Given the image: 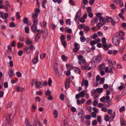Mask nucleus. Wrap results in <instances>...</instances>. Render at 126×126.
<instances>
[{"label": "nucleus", "mask_w": 126, "mask_h": 126, "mask_svg": "<svg viewBox=\"0 0 126 126\" xmlns=\"http://www.w3.org/2000/svg\"><path fill=\"white\" fill-rule=\"evenodd\" d=\"M48 35L47 33H44L43 35V39H46L47 36Z\"/></svg>", "instance_id": "052dcab7"}, {"label": "nucleus", "mask_w": 126, "mask_h": 126, "mask_svg": "<svg viewBox=\"0 0 126 126\" xmlns=\"http://www.w3.org/2000/svg\"><path fill=\"white\" fill-rule=\"evenodd\" d=\"M107 43H106L105 44H103L102 46L103 47V49L106 50H107L109 48L108 46L107 45Z\"/></svg>", "instance_id": "412c9836"}, {"label": "nucleus", "mask_w": 126, "mask_h": 126, "mask_svg": "<svg viewBox=\"0 0 126 126\" xmlns=\"http://www.w3.org/2000/svg\"><path fill=\"white\" fill-rule=\"evenodd\" d=\"M41 35L40 33H37L36 35V37L35 38V41L36 43L37 41L40 39Z\"/></svg>", "instance_id": "f8f14e48"}, {"label": "nucleus", "mask_w": 126, "mask_h": 126, "mask_svg": "<svg viewBox=\"0 0 126 126\" xmlns=\"http://www.w3.org/2000/svg\"><path fill=\"white\" fill-rule=\"evenodd\" d=\"M23 46V44H21L19 42H18L17 43V47L18 48H20L21 47H22Z\"/></svg>", "instance_id": "09e8293b"}, {"label": "nucleus", "mask_w": 126, "mask_h": 126, "mask_svg": "<svg viewBox=\"0 0 126 126\" xmlns=\"http://www.w3.org/2000/svg\"><path fill=\"white\" fill-rule=\"evenodd\" d=\"M15 26V25L13 22L10 23L9 24V27H13Z\"/></svg>", "instance_id": "473e14b6"}, {"label": "nucleus", "mask_w": 126, "mask_h": 126, "mask_svg": "<svg viewBox=\"0 0 126 126\" xmlns=\"http://www.w3.org/2000/svg\"><path fill=\"white\" fill-rule=\"evenodd\" d=\"M38 61V56L34 57L32 60L33 64H36Z\"/></svg>", "instance_id": "9d476101"}, {"label": "nucleus", "mask_w": 126, "mask_h": 126, "mask_svg": "<svg viewBox=\"0 0 126 126\" xmlns=\"http://www.w3.org/2000/svg\"><path fill=\"white\" fill-rule=\"evenodd\" d=\"M97 124V122L96 120H94L93 121L92 124L93 125H95Z\"/></svg>", "instance_id": "5fc2aeb1"}, {"label": "nucleus", "mask_w": 126, "mask_h": 126, "mask_svg": "<svg viewBox=\"0 0 126 126\" xmlns=\"http://www.w3.org/2000/svg\"><path fill=\"white\" fill-rule=\"evenodd\" d=\"M79 49V47H75L73 49V51L74 53H76L78 52V50Z\"/></svg>", "instance_id": "4c0bfd02"}, {"label": "nucleus", "mask_w": 126, "mask_h": 126, "mask_svg": "<svg viewBox=\"0 0 126 126\" xmlns=\"http://www.w3.org/2000/svg\"><path fill=\"white\" fill-rule=\"evenodd\" d=\"M80 11V10L77 12L75 16V21L77 24L79 23V18L81 15V12H79Z\"/></svg>", "instance_id": "7ed1b4c3"}, {"label": "nucleus", "mask_w": 126, "mask_h": 126, "mask_svg": "<svg viewBox=\"0 0 126 126\" xmlns=\"http://www.w3.org/2000/svg\"><path fill=\"white\" fill-rule=\"evenodd\" d=\"M19 39L21 42H24L25 41V39L22 36H20L19 37Z\"/></svg>", "instance_id": "79ce46f5"}, {"label": "nucleus", "mask_w": 126, "mask_h": 126, "mask_svg": "<svg viewBox=\"0 0 126 126\" xmlns=\"http://www.w3.org/2000/svg\"><path fill=\"white\" fill-rule=\"evenodd\" d=\"M16 74L18 78L21 77L22 75L21 73L20 72H17L16 73Z\"/></svg>", "instance_id": "de8ad7c7"}, {"label": "nucleus", "mask_w": 126, "mask_h": 126, "mask_svg": "<svg viewBox=\"0 0 126 126\" xmlns=\"http://www.w3.org/2000/svg\"><path fill=\"white\" fill-rule=\"evenodd\" d=\"M60 40L61 42L65 41V36L64 35H62L60 36Z\"/></svg>", "instance_id": "a878e982"}, {"label": "nucleus", "mask_w": 126, "mask_h": 126, "mask_svg": "<svg viewBox=\"0 0 126 126\" xmlns=\"http://www.w3.org/2000/svg\"><path fill=\"white\" fill-rule=\"evenodd\" d=\"M38 22V21L37 19L33 20V24L31 27V29L32 32L34 33H35L37 32Z\"/></svg>", "instance_id": "f257e3e1"}, {"label": "nucleus", "mask_w": 126, "mask_h": 126, "mask_svg": "<svg viewBox=\"0 0 126 126\" xmlns=\"http://www.w3.org/2000/svg\"><path fill=\"white\" fill-rule=\"evenodd\" d=\"M61 42L63 47H65L66 45V43L65 42V41H62Z\"/></svg>", "instance_id": "6e6d98bb"}, {"label": "nucleus", "mask_w": 126, "mask_h": 126, "mask_svg": "<svg viewBox=\"0 0 126 126\" xmlns=\"http://www.w3.org/2000/svg\"><path fill=\"white\" fill-rule=\"evenodd\" d=\"M71 111L73 112H75L76 111V108L73 107H72L71 108Z\"/></svg>", "instance_id": "8fccbe9b"}, {"label": "nucleus", "mask_w": 126, "mask_h": 126, "mask_svg": "<svg viewBox=\"0 0 126 126\" xmlns=\"http://www.w3.org/2000/svg\"><path fill=\"white\" fill-rule=\"evenodd\" d=\"M65 87L66 88H68L69 87V82L68 80H67L65 82Z\"/></svg>", "instance_id": "4be33fe9"}, {"label": "nucleus", "mask_w": 126, "mask_h": 126, "mask_svg": "<svg viewBox=\"0 0 126 126\" xmlns=\"http://www.w3.org/2000/svg\"><path fill=\"white\" fill-rule=\"evenodd\" d=\"M119 21V19L118 17L115 16L113 18H112L111 23L113 26H114L116 23H117Z\"/></svg>", "instance_id": "20e7f679"}, {"label": "nucleus", "mask_w": 126, "mask_h": 126, "mask_svg": "<svg viewBox=\"0 0 126 126\" xmlns=\"http://www.w3.org/2000/svg\"><path fill=\"white\" fill-rule=\"evenodd\" d=\"M25 43L27 44V45H28L29 44H32V42L30 41V39L29 38H27L26 39Z\"/></svg>", "instance_id": "aec40b11"}, {"label": "nucleus", "mask_w": 126, "mask_h": 126, "mask_svg": "<svg viewBox=\"0 0 126 126\" xmlns=\"http://www.w3.org/2000/svg\"><path fill=\"white\" fill-rule=\"evenodd\" d=\"M106 39L105 37H103L102 39V42L103 44H105L106 42Z\"/></svg>", "instance_id": "13d9d810"}, {"label": "nucleus", "mask_w": 126, "mask_h": 126, "mask_svg": "<svg viewBox=\"0 0 126 126\" xmlns=\"http://www.w3.org/2000/svg\"><path fill=\"white\" fill-rule=\"evenodd\" d=\"M78 58L79 61H81L83 59V57L81 55H78Z\"/></svg>", "instance_id": "37998d69"}, {"label": "nucleus", "mask_w": 126, "mask_h": 126, "mask_svg": "<svg viewBox=\"0 0 126 126\" xmlns=\"http://www.w3.org/2000/svg\"><path fill=\"white\" fill-rule=\"evenodd\" d=\"M58 64L57 63H55V65L54 68V71H56L58 70Z\"/></svg>", "instance_id": "f704fd0d"}, {"label": "nucleus", "mask_w": 126, "mask_h": 126, "mask_svg": "<svg viewBox=\"0 0 126 126\" xmlns=\"http://www.w3.org/2000/svg\"><path fill=\"white\" fill-rule=\"evenodd\" d=\"M25 32L27 33H29V28L28 27H26L25 28Z\"/></svg>", "instance_id": "e433bc0d"}, {"label": "nucleus", "mask_w": 126, "mask_h": 126, "mask_svg": "<svg viewBox=\"0 0 126 126\" xmlns=\"http://www.w3.org/2000/svg\"><path fill=\"white\" fill-rule=\"evenodd\" d=\"M82 83H83L85 86H87L88 85V83L87 80H85L83 79L82 80Z\"/></svg>", "instance_id": "4468645a"}, {"label": "nucleus", "mask_w": 126, "mask_h": 126, "mask_svg": "<svg viewBox=\"0 0 126 126\" xmlns=\"http://www.w3.org/2000/svg\"><path fill=\"white\" fill-rule=\"evenodd\" d=\"M92 116L93 118H95L96 116V114L94 112H92L91 113Z\"/></svg>", "instance_id": "338daca9"}, {"label": "nucleus", "mask_w": 126, "mask_h": 126, "mask_svg": "<svg viewBox=\"0 0 126 126\" xmlns=\"http://www.w3.org/2000/svg\"><path fill=\"white\" fill-rule=\"evenodd\" d=\"M45 93L46 95H50L51 94V92L49 90H47L45 92Z\"/></svg>", "instance_id": "393cba45"}, {"label": "nucleus", "mask_w": 126, "mask_h": 126, "mask_svg": "<svg viewBox=\"0 0 126 126\" xmlns=\"http://www.w3.org/2000/svg\"><path fill=\"white\" fill-rule=\"evenodd\" d=\"M105 99L106 98L104 96H103L102 98H100V101L102 102H105Z\"/></svg>", "instance_id": "bf43d9fd"}, {"label": "nucleus", "mask_w": 126, "mask_h": 126, "mask_svg": "<svg viewBox=\"0 0 126 126\" xmlns=\"http://www.w3.org/2000/svg\"><path fill=\"white\" fill-rule=\"evenodd\" d=\"M46 54L45 53L42 54L40 56V58L42 59H43L46 57Z\"/></svg>", "instance_id": "49530a36"}, {"label": "nucleus", "mask_w": 126, "mask_h": 126, "mask_svg": "<svg viewBox=\"0 0 126 126\" xmlns=\"http://www.w3.org/2000/svg\"><path fill=\"white\" fill-rule=\"evenodd\" d=\"M76 68L77 69H75V72L77 73L80 74L81 72L80 70L78 67H76Z\"/></svg>", "instance_id": "cd10ccee"}, {"label": "nucleus", "mask_w": 126, "mask_h": 126, "mask_svg": "<svg viewBox=\"0 0 126 126\" xmlns=\"http://www.w3.org/2000/svg\"><path fill=\"white\" fill-rule=\"evenodd\" d=\"M78 94L81 97H83L85 96V92L84 91H82L79 93Z\"/></svg>", "instance_id": "6ab92c4d"}, {"label": "nucleus", "mask_w": 126, "mask_h": 126, "mask_svg": "<svg viewBox=\"0 0 126 126\" xmlns=\"http://www.w3.org/2000/svg\"><path fill=\"white\" fill-rule=\"evenodd\" d=\"M54 3L57 2L58 3L60 4L62 2V0H52Z\"/></svg>", "instance_id": "0e129e2a"}, {"label": "nucleus", "mask_w": 126, "mask_h": 126, "mask_svg": "<svg viewBox=\"0 0 126 126\" xmlns=\"http://www.w3.org/2000/svg\"><path fill=\"white\" fill-rule=\"evenodd\" d=\"M119 34L120 36H123L124 34V33L123 31H121L119 33Z\"/></svg>", "instance_id": "774afa93"}, {"label": "nucleus", "mask_w": 126, "mask_h": 126, "mask_svg": "<svg viewBox=\"0 0 126 126\" xmlns=\"http://www.w3.org/2000/svg\"><path fill=\"white\" fill-rule=\"evenodd\" d=\"M13 73V72L12 68H10L8 72V74L10 78H11L12 76Z\"/></svg>", "instance_id": "a211bd4d"}, {"label": "nucleus", "mask_w": 126, "mask_h": 126, "mask_svg": "<svg viewBox=\"0 0 126 126\" xmlns=\"http://www.w3.org/2000/svg\"><path fill=\"white\" fill-rule=\"evenodd\" d=\"M97 43V42L96 41H95L94 40H93L90 43V44L91 46H94L95 44Z\"/></svg>", "instance_id": "a18cd8bd"}, {"label": "nucleus", "mask_w": 126, "mask_h": 126, "mask_svg": "<svg viewBox=\"0 0 126 126\" xmlns=\"http://www.w3.org/2000/svg\"><path fill=\"white\" fill-rule=\"evenodd\" d=\"M119 6L120 7H122L124 6L123 2L122 0H121L119 3Z\"/></svg>", "instance_id": "4d7b16f0"}, {"label": "nucleus", "mask_w": 126, "mask_h": 126, "mask_svg": "<svg viewBox=\"0 0 126 126\" xmlns=\"http://www.w3.org/2000/svg\"><path fill=\"white\" fill-rule=\"evenodd\" d=\"M99 20L101 26L104 25L105 23L106 22L105 19V18H104L103 17H101V18H100Z\"/></svg>", "instance_id": "6e6552de"}, {"label": "nucleus", "mask_w": 126, "mask_h": 126, "mask_svg": "<svg viewBox=\"0 0 126 126\" xmlns=\"http://www.w3.org/2000/svg\"><path fill=\"white\" fill-rule=\"evenodd\" d=\"M38 16V14L34 13L32 15V21L34 19H37L36 18Z\"/></svg>", "instance_id": "f3484780"}, {"label": "nucleus", "mask_w": 126, "mask_h": 126, "mask_svg": "<svg viewBox=\"0 0 126 126\" xmlns=\"http://www.w3.org/2000/svg\"><path fill=\"white\" fill-rule=\"evenodd\" d=\"M66 66L67 70H70L74 68V67L73 65L70 64H67L66 65Z\"/></svg>", "instance_id": "9b49d317"}, {"label": "nucleus", "mask_w": 126, "mask_h": 126, "mask_svg": "<svg viewBox=\"0 0 126 126\" xmlns=\"http://www.w3.org/2000/svg\"><path fill=\"white\" fill-rule=\"evenodd\" d=\"M97 120L98 123L101 122V116H97Z\"/></svg>", "instance_id": "c03bdc74"}, {"label": "nucleus", "mask_w": 126, "mask_h": 126, "mask_svg": "<svg viewBox=\"0 0 126 126\" xmlns=\"http://www.w3.org/2000/svg\"><path fill=\"white\" fill-rule=\"evenodd\" d=\"M89 27L88 26H85L84 27V30L86 32H88L90 30Z\"/></svg>", "instance_id": "72a5a7b5"}, {"label": "nucleus", "mask_w": 126, "mask_h": 126, "mask_svg": "<svg viewBox=\"0 0 126 126\" xmlns=\"http://www.w3.org/2000/svg\"><path fill=\"white\" fill-rule=\"evenodd\" d=\"M105 78H102V79L99 81V83L101 84H102L105 81Z\"/></svg>", "instance_id": "69168bd1"}, {"label": "nucleus", "mask_w": 126, "mask_h": 126, "mask_svg": "<svg viewBox=\"0 0 126 126\" xmlns=\"http://www.w3.org/2000/svg\"><path fill=\"white\" fill-rule=\"evenodd\" d=\"M110 119V118L109 117L108 115H106L104 117V119L106 121H109Z\"/></svg>", "instance_id": "c756f323"}, {"label": "nucleus", "mask_w": 126, "mask_h": 126, "mask_svg": "<svg viewBox=\"0 0 126 126\" xmlns=\"http://www.w3.org/2000/svg\"><path fill=\"white\" fill-rule=\"evenodd\" d=\"M61 57L62 60L63 61H65L67 59V57L64 55H62Z\"/></svg>", "instance_id": "58836bf2"}, {"label": "nucleus", "mask_w": 126, "mask_h": 126, "mask_svg": "<svg viewBox=\"0 0 126 126\" xmlns=\"http://www.w3.org/2000/svg\"><path fill=\"white\" fill-rule=\"evenodd\" d=\"M52 83V80L50 78H49L48 81V84L49 86H51Z\"/></svg>", "instance_id": "c9c22d12"}, {"label": "nucleus", "mask_w": 126, "mask_h": 126, "mask_svg": "<svg viewBox=\"0 0 126 126\" xmlns=\"http://www.w3.org/2000/svg\"><path fill=\"white\" fill-rule=\"evenodd\" d=\"M125 110V107L123 106L121 107L119 109V111L120 112H121L122 111H124Z\"/></svg>", "instance_id": "e2e57ef3"}, {"label": "nucleus", "mask_w": 126, "mask_h": 126, "mask_svg": "<svg viewBox=\"0 0 126 126\" xmlns=\"http://www.w3.org/2000/svg\"><path fill=\"white\" fill-rule=\"evenodd\" d=\"M33 126H41L40 122L38 121H35L33 124Z\"/></svg>", "instance_id": "ddd939ff"}, {"label": "nucleus", "mask_w": 126, "mask_h": 126, "mask_svg": "<svg viewBox=\"0 0 126 126\" xmlns=\"http://www.w3.org/2000/svg\"><path fill=\"white\" fill-rule=\"evenodd\" d=\"M106 20V22L109 23L111 22L112 17H107L106 18H105Z\"/></svg>", "instance_id": "2eb2a0df"}, {"label": "nucleus", "mask_w": 126, "mask_h": 126, "mask_svg": "<svg viewBox=\"0 0 126 126\" xmlns=\"http://www.w3.org/2000/svg\"><path fill=\"white\" fill-rule=\"evenodd\" d=\"M18 81V79L17 78L16 79H14V80H11V83L12 84H13L16 83Z\"/></svg>", "instance_id": "3c124183"}, {"label": "nucleus", "mask_w": 126, "mask_h": 126, "mask_svg": "<svg viewBox=\"0 0 126 126\" xmlns=\"http://www.w3.org/2000/svg\"><path fill=\"white\" fill-rule=\"evenodd\" d=\"M8 14L7 13H5L3 14L2 12H0V17H1L2 19H4L5 20V22H6L7 21V20L6 19L8 18Z\"/></svg>", "instance_id": "39448f33"}, {"label": "nucleus", "mask_w": 126, "mask_h": 126, "mask_svg": "<svg viewBox=\"0 0 126 126\" xmlns=\"http://www.w3.org/2000/svg\"><path fill=\"white\" fill-rule=\"evenodd\" d=\"M71 74L70 70H67V73L66 74V76H70Z\"/></svg>", "instance_id": "680f3d73"}, {"label": "nucleus", "mask_w": 126, "mask_h": 126, "mask_svg": "<svg viewBox=\"0 0 126 126\" xmlns=\"http://www.w3.org/2000/svg\"><path fill=\"white\" fill-rule=\"evenodd\" d=\"M119 17L122 19L123 20H125V18L123 16L122 13H119Z\"/></svg>", "instance_id": "ea45409f"}, {"label": "nucleus", "mask_w": 126, "mask_h": 126, "mask_svg": "<svg viewBox=\"0 0 126 126\" xmlns=\"http://www.w3.org/2000/svg\"><path fill=\"white\" fill-rule=\"evenodd\" d=\"M23 22L25 24H27L29 25H30L31 24V23L30 21H28V19L26 17L24 18L23 20Z\"/></svg>", "instance_id": "0eeeda50"}, {"label": "nucleus", "mask_w": 126, "mask_h": 126, "mask_svg": "<svg viewBox=\"0 0 126 126\" xmlns=\"http://www.w3.org/2000/svg\"><path fill=\"white\" fill-rule=\"evenodd\" d=\"M24 90V89L23 88L20 87L18 86L17 87L16 90L18 92L23 91Z\"/></svg>", "instance_id": "b1692460"}, {"label": "nucleus", "mask_w": 126, "mask_h": 126, "mask_svg": "<svg viewBox=\"0 0 126 126\" xmlns=\"http://www.w3.org/2000/svg\"><path fill=\"white\" fill-rule=\"evenodd\" d=\"M102 59V57L101 55H98L96 56H94L92 59V63H96L100 62Z\"/></svg>", "instance_id": "f03ea898"}, {"label": "nucleus", "mask_w": 126, "mask_h": 126, "mask_svg": "<svg viewBox=\"0 0 126 126\" xmlns=\"http://www.w3.org/2000/svg\"><path fill=\"white\" fill-rule=\"evenodd\" d=\"M69 2L70 5L74 6L75 2L73 0H69Z\"/></svg>", "instance_id": "bb28decb"}, {"label": "nucleus", "mask_w": 126, "mask_h": 126, "mask_svg": "<svg viewBox=\"0 0 126 126\" xmlns=\"http://www.w3.org/2000/svg\"><path fill=\"white\" fill-rule=\"evenodd\" d=\"M120 39H117L116 37H113L112 39L113 43L115 45L118 46L120 43Z\"/></svg>", "instance_id": "423d86ee"}, {"label": "nucleus", "mask_w": 126, "mask_h": 126, "mask_svg": "<svg viewBox=\"0 0 126 126\" xmlns=\"http://www.w3.org/2000/svg\"><path fill=\"white\" fill-rule=\"evenodd\" d=\"M110 7L113 9H115L116 8L115 6L113 4H111L110 5Z\"/></svg>", "instance_id": "864d4df0"}, {"label": "nucleus", "mask_w": 126, "mask_h": 126, "mask_svg": "<svg viewBox=\"0 0 126 126\" xmlns=\"http://www.w3.org/2000/svg\"><path fill=\"white\" fill-rule=\"evenodd\" d=\"M66 23L67 24L70 25L71 24L70 19H67L66 20Z\"/></svg>", "instance_id": "a19ab883"}, {"label": "nucleus", "mask_w": 126, "mask_h": 126, "mask_svg": "<svg viewBox=\"0 0 126 126\" xmlns=\"http://www.w3.org/2000/svg\"><path fill=\"white\" fill-rule=\"evenodd\" d=\"M29 48L28 47L26 46L24 48V51H27V53L28 54L31 52V51L30 50H29Z\"/></svg>", "instance_id": "dca6fc26"}, {"label": "nucleus", "mask_w": 126, "mask_h": 126, "mask_svg": "<svg viewBox=\"0 0 126 126\" xmlns=\"http://www.w3.org/2000/svg\"><path fill=\"white\" fill-rule=\"evenodd\" d=\"M41 83V82L39 81H36L35 82V86L37 88H41L42 87Z\"/></svg>", "instance_id": "1a4fd4ad"}, {"label": "nucleus", "mask_w": 126, "mask_h": 126, "mask_svg": "<svg viewBox=\"0 0 126 126\" xmlns=\"http://www.w3.org/2000/svg\"><path fill=\"white\" fill-rule=\"evenodd\" d=\"M80 40L81 42H84L85 41V39L84 36H81L80 38Z\"/></svg>", "instance_id": "7c9ffc66"}, {"label": "nucleus", "mask_w": 126, "mask_h": 126, "mask_svg": "<svg viewBox=\"0 0 126 126\" xmlns=\"http://www.w3.org/2000/svg\"><path fill=\"white\" fill-rule=\"evenodd\" d=\"M53 113L54 115V117L56 118H57L58 116V111L56 110H55L53 112Z\"/></svg>", "instance_id": "c85d7f7f"}, {"label": "nucleus", "mask_w": 126, "mask_h": 126, "mask_svg": "<svg viewBox=\"0 0 126 126\" xmlns=\"http://www.w3.org/2000/svg\"><path fill=\"white\" fill-rule=\"evenodd\" d=\"M97 92L99 93H102L103 91V89L102 88H98L96 89Z\"/></svg>", "instance_id": "5701e85b"}, {"label": "nucleus", "mask_w": 126, "mask_h": 126, "mask_svg": "<svg viewBox=\"0 0 126 126\" xmlns=\"http://www.w3.org/2000/svg\"><path fill=\"white\" fill-rule=\"evenodd\" d=\"M67 41H69L71 40V35L69 34H68L67 35Z\"/></svg>", "instance_id": "603ef678"}, {"label": "nucleus", "mask_w": 126, "mask_h": 126, "mask_svg": "<svg viewBox=\"0 0 126 126\" xmlns=\"http://www.w3.org/2000/svg\"><path fill=\"white\" fill-rule=\"evenodd\" d=\"M60 98L61 100H63L64 99V95L63 94H61L60 96Z\"/></svg>", "instance_id": "2f4dec72"}]
</instances>
